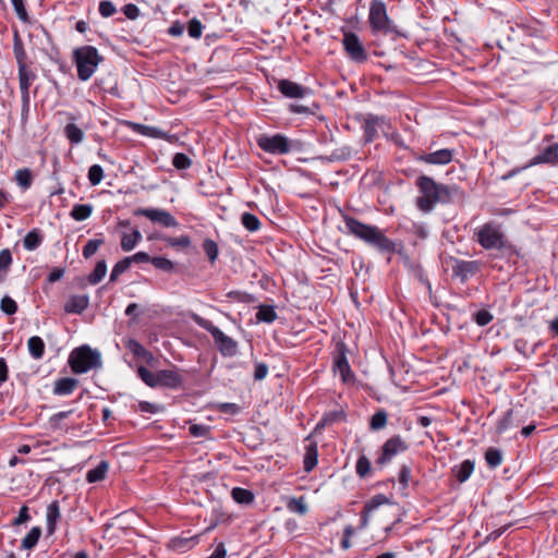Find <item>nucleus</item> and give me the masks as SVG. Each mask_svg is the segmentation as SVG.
<instances>
[{
	"label": "nucleus",
	"instance_id": "obj_14",
	"mask_svg": "<svg viewBox=\"0 0 558 558\" xmlns=\"http://www.w3.org/2000/svg\"><path fill=\"white\" fill-rule=\"evenodd\" d=\"M278 89L288 98H304L311 95V89L289 80H281Z\"/></svg>",
	"mask_w": 558,
	"mask_h": 558
},
{
	"label": "nucleus",
	"instance_id": "obj_45",
	"mask_svg": "<svg viewBox=\"0 0 558 558\" xmlns=\"http://www.w3.org/2000/svg\"><path fill=\"white\" fill-rule=\"evenodd\" d=\"M287 507L290 511L296 512L299 514H305L307 512V506L303 498H292L288 502Z\"/></svg>",
	"mask_w": 558,
	"mask_h": 558
},
{
	"label": "nucleus",
	"instance_id": "obj_62",
	"mask_svg": "<svg viewBox=\"0 0 558 558\" xmlns=\"http://www.w3.org/2000/svg\"><path fill=\"white\" fill-rule=\"evenodd\" d=\"M128 258L130 259L131 264L132 263H148V262L151 263V258L145 252H137L136 254H134L133 256H129Z\"/></svg>",
	"mask_w": 558,
	"mask_h": 558
},
{
	"label": "nucleus",
	"instance_id": "obj_51",
	"mask_svg": "<svg viewBox=\"0 0 558 558\" xmlns=\"http://www.w3.org/2000/svg\"><path fill=\"white\" fill-rule=\"evenodd\" d=\"M369 471H371V462L365 456H362L357 460V463H356V473L361 477H365L369 474Z\"/></svg>",
	"mask_w": 558,
	"mask_h": 558
},
{
	"label": "nucleus",
	"instance_id": "obj_47",
	"mask_svg": "<svg viewBox=\"0 0 558 558\" xmlns=\"http://www.w3.org/2000/svg\"><path fill=\"white\" fill-rule=\"evenodd\" d=\"M0 308L3 313L8 315H13L17 311V304L13 299L5 295L1 299Z\"/></svg>",
	"mask_w": 558,
	"mask_h": 558
},
{
	"label": "nucleus",
	"instance_id": "obj_4",
	"mask_svg": "<svg viewBox=\"0 0 558 558\" xmlns=\"http://www.w3.org/2000/svg\"><path fill=\"white\" fill-rule=\"evenodd\" d=\"M69 364L75 374H84L101 366V356L88 345L74 349L69 356Z\"/></svg>",
	"mask_w": 558,
	"mask_h": 558
},
{
	"label": "nucleus",
	"instance_id": "obj_7",
	"mask_svg": "<svg viewBox=\"0 0 558 558\" xmlns=\"http://www.w3.org/2000/svg\"><path fill=\"white\" fill-rule=\"evenodd\" d=\"M257 145L267 153L283 155L290 151V142L287 137L280 134L272 136L260 135L257 138Z\"/></svg>",
	"mask_w": 558,
	"mask_h": 558
},
{
	"label": "nucleus",
	"instance_id": "obj_25",
	"mask_svg": "<svg viewBox=\"0 0 558 558\" xmlns=\"http://www.w3.org/2000/svg\"><path fill=\"white\" fill-rule=\"evenodd\" d=\"M504 453L500 449L490 447L485 452V461L492 469L499 466L502 463Z\"/></svg>",
	"mask_w": 558,
	"mask_h": 558
},
{
	"label": "nucleus",
	"instance_id": "obj_11",
	"mask_svg": "<svg viewBox=\"0 0 558 558\" xmlns=\"http://www.w3.org/2000/svg\"><path fill=\"white\" fill-rule=\"evenodd\" d=\"M342 44L344 46V50L353 60H365L366 56L364 48L355 34L351 32L344 33Z\"/></svg>",
	"mask_w": 558,
	"mask_h": 558
},
{
	"label": "nucleus",
	"instance_id": "obj_30",
	"mask_svg": "<svg viewBox=\"0 0 558 558\" xmlns=\"http://www.w3.org/2000/svg\"><path fill=\"white\" fill-rule=\"evenodd\" d=\"M231 495H232V498L238 504L250 505L254 501V494L251 490L245 489V488L235 487L232 489Z\"/></svg>",
	"mask_w": 558,
	"mask_h": 558
},
{
	"label": "nucleus",
	"instance_id": "obj_5",
	"mask_svg": "<svg viewBox=\"0 0 558 558\" xmlns=\"http://www.w3.org/2000/svg\"><path fill=\"white\" fill-rule=\"evenodd\" d=\"M194 323L207 330L214 338L216 345L223 356H233L238 351V343L225 335L218 327H216L210 320L203 318L197 314L192 315Z\"/></svg>",
	"mask_w": 558,
	"mask_h": 558
},
{
	"label": "nucleus",
	"instance_id": "obj_6",
	"mask_svg": "<svg viewBox=\"0 0 558 558\" xmlns=\"http://www.w3.org/2000/svg\"><path fill=\"white\" fill-rule=\"evenodd\" d=\"M345 228L348 231L355 236L364 240L368 244H372L378 248H383L384 246V238L377 229L364 225L360 221H357L354 218L345 217L344 219Z\"/></svg>",
	"mask_w": 558,
	"mask_h": 558
},
{
	"label": "nucleus",
	"instance_id": "obj_13",
	"mask_svg": "<svg viewBox=\"0 0 558 558\" xmlns=\"http://www.w3.org/2000/svg\"><path fill=\"white\" fill-rule=\"evenodd\" d=\"M337 351L338 354L335 357L333 371L340 374L344 383H349L352 379V373L345 356V345L339 342L337 344Z\"/></svg>",
	"mask_w": 558,
	"mask_h": 558
},
{
	"label": "nucleus",
	"instance_id": "obj_54",
	"mask_svg": "<svg viewBox=\"0 0 558 558\" xmlns=\"http://www.w3.org/2000/svg\"><path fill=\"white\" fill-rule=\"evenodd\" d=\"M116 7L111 1L104 0L99 3V13L104 17H110L116 13Z\"/></svg>",
	"mask_w": 558,
	"mask_h": 558
},
{
	"label": "nucleus",
	"instance_id": "obj_44",
	"mask_svg": "<svg viewBox=\"0 0 558 558\" xmlns=\"http://www.w3.org/2000/svg\"><path fill=\"white\" fill-rule=\"evenodd\" d=\"M102 244L104 240L101 239L89 240L83 248V256L85 258H90Z\"/></svg>",
	"mask_w": 558,
	"mask_h": 558
},
{
	"label": "nucleus",
	"instance_id": "obj_35",
	"mask_svg": "<svg viewBox=\"0 0 558 558\" xmlns=\"http://www.w3.org/2000/svg\"><path fill=\"white\" fill-rule=\"evenodd\" d=\"M40 243L41 236L37 230L28 232L23 240L24 247L28 251L36 250Z\"/></svg>",
	"mask_w": 558,
	"mask_h": 558
},
{
	"label": "nucleus",
	"instance_id": "obj_48",
	"mask_svg": "<svg viewBox=\"0 0 558 558\" xmlns=\"http://www.w3.org/2000/svg\"><path fill=\"white\" fill-rule=\"evenodd\" d=\"M132 126L135 131H137L138 133H141L143 135H149V136H155V137H161V135H162V132L157 130L156 128L137 124V123H132Z\"/></svg>",
	"mask_w": 558,
	"mask_h": 558
},
{
	"label": "nucleus",
	"instance_id": "obj_10",
	"mask_svg": "<svg viewBox=\"0 0 558 558\" xmlns=\"http://www.w3.org/2000/svg\"><path fill=\"white\" fill-rule=\"evenodd\" d=\"M410 448L408 439L400 435L391 436L386 440V464L397 456L405 453Z\"/></svg>",
	"mask_w": 558,
	"mask_h": 558
},
{
	"label": "nucleus",
	"instance_id": "obj_15",
	"mask_svg": "<svg viewBox=\"0 0 558 558\" xmlns=\"http://www.w3.org/2000/svg\"><path fill=\"white\" fill-rule=\"evenodd\" d=\"M412 461L409 459L407 461H404L399 471H398V474H397V477H392L390 481L392 482L393 485H397L398 486V490L402 494V495H405V490L408 489L409 487V484L411 482V477H412Z\"/></svg>",
	"mask_w": 558,
	"mask_h": 558
},
{
	"label": "nucleus",
	"instance_id": "obj_58",
	"mask_svg": "<svg viewBox=\"0 0 558 558\" xmlns=\"http://www.w3.org/2000/svg\"><path fill=\"white\" fill-rule=\"evenodd\" d=\"M189 429L194 437H205L209 434V427L202 424H193Z\"/></svg>",
	"mask_w": 558,
	"mask_h": 558
},
{
	"label": "nucleus",
	"instance_id": "obj_34",
	"mask_svg": "<svg viewBox=\"0 0 558 558\" xmlns=\"http://www.w3.org/2000/svg\"><path fill=\"white\" fill-rule=\"evenodd\" d=\"M140 378L149 387H158L157 373H153L144 366L137 368Z\"/></svg>",
	"mask_w": 558,
	"mask_h": 558
},
{
	"label": "nucleus",
	"instance_id": "obj_64",
	"mask_svg": "<svg viewBox=\"0 0 558 558\" xmlns=\"http://www.w3.org/2000/svg\"><path fill=\"white\" fill-rule=\"evenodd\" d=\"M227 551L223 544H219L214 553L207 558H226Z\"/></svg>",
	"mask_w": 558,
	"mask_h": 558
},
{
	"label": "nucleus",
	"instance_id": "obj_38",
	"mask_svg": "<svg viewBox=\"0 0 558 558\" xmlns=\"http://www.w3.org/2000/svg\"><path fill=\"white\" fill-rule=\"evenodd\" d=\"M196 538L197 536L174 538L171 541L170 545L175 550L184 551L195 544Z\"/></svg>",
	"mask_w": 558,
	"mask_h": 558
},
{
	"label": "nucleus",
	"instance_id": "obj_61",
	"mask_svg": "<svg viewBox=\"0 0 558 558\" xmlns=\"http://www.w3.org/2000/svg\"><path fill=\"white\" fill-rule=\"evenodd\" d=\"M11 263V252L8 248L0 251V269H7Z\"/></svg>",
	"mask_w": 558,
	"mask_h": 558
},
{
	"label": "nucleus",
	"instance_id": "obj_8",
	"mask_svg": "<svg viewBox=\"0 0 558 558\" xmlns=\"http://www.w3.org/2000/svg\"><path fill=\"white\" fill-rule=\"evenodd\" d=\"M136 216H144L153 222H158L165 227H175L178 221L167 210L157 208H138L134 211Z\"/></svg>",
	"mask_w": 558,
	"mask_h": 558
},
{
	"label": "nucleus",
	"instance_id": "obj_20",
	"mask_svg": "<svg viewBox=\"0 0 558 558\" xmlns=\"http://www.w3.org/2000/svg\"><path fill=\"white\" fill-rule=\"evenodd\" d=\"M89 304L87 295H72L64 305V310L68 313L81 314L84 312Z\"/></svg>",
	"mask_w": 558,
	"mask_h": 558
},
{
	"label": "nucleus",
	"instance_id": "obj_19",
	"mask_svg": "<svg viewBox=\"0 0 558 558\" xmlns=\"http://www.w3.org/2000/svg\"><path fill=\"white\" fill-rule=\"evenodd\" d=\"M384 505V495L378 494L371 498L364 506L362 512V526H366L373 513Z\"/></svg>",
	"mask_w": 558,
	"mask_h": 558
},
{
	"label": "nucleus",
	"instance_id": "obj_37",
	"mask_svg": "<svg viewBox=\"0 0 558 558\" xmlns=\"http://www.w3.org/2000/svg\"><path fill=\"white\" fill-rule=\"evenodd\" d=\"M107 272V264L105 260H99L93 272L88 276V281L93 284L98 283Z\"/></svg>",
	"mask_w": 558,
	"mask_h": 558
},
{
	"label": "nucleus",
	"instance_id": "obj_22",
	"mask_svg": "<svg viewBox=\"0 0 558 558\" xmlns=\"http://www.w3.org/2000/svg\"><path fill=\"white\" fill-rule=\"evenodd\" d=\"M29 354L35 360H40L45 354V342L38 336H33L27 341Z\"/></svg>",
	"mask_w": 558,
	"mask_h": 558
},
{
	"label": "nucleus",
	"instance_id": "obj_40",
	"mask_svg": "<svg viewBox=\"0 0 558 558\" xmlns=\"http://www.w3.org/2000/svg\"><path fill=\"white\" fill-rule=\"evenodd\" d=\"M242 225L251 232L257 231L260 227L259 219L250 213H244L241 217Z\"/></svg>",
	"mask_w": 558,
	"mask_h": 558
},
{
	"label": "nucleus",
	"instance_id": "obj_1",
	"mask_svg": "<svg viewBox=\"0 0 558 558\" xmlns=\"http://www.w3.org/2000/svg\"><path fill=\"white\" fill-rule=\"evenodd\" d=\"M418 196L416 207L424 214L430 213L439 203H448L451 198L450 187L437 183L427 175H421L416 180Z\"/></svg>",
	"mask_w": 558,
	"mask_h": 558
},
{
	"label": "nucleus",
	"instance_id": "obj_31",
	"mask_svg": "<svg viewBox=\"0 0 558 558\" xmlns=\"http://www.w3.org/2000/svg\"><path fill=\"white\" fill-rule=\"evenodd\" d=\"M129 350L136 356L144 359L147 362H150L154 356L147 351L140 342L136 340H130L128 343Z\"/></svg>",
	"mask_w": 558,
	"mask_h": 558
},
{
	"label": "nucleus",
	"instance_id": "obj_21",
	"mask_svg": "<svg viewBox=\"0 0 558 558\" xmlns=\"http://www.w3.org/2000/svg\"><path fill=\"white\" fill-rule=\"evenodd\" d=\"M78 380L71 377L60 378L54 381L53 393L58 396H68L77 387Z\"/></svg>",
	"mask_w": 558,
	"mask_h": 558
},
{
	"label": "nucleus",
	"instance_id": "obj_59",
	"mask_svg": "<svg viewBox=\"0 0 558 558\" xmlns=\"http://www.w3.org/2000/svg\"><path fill=\"white\" fill-rule=\"evenodd\" d=\"M123 13L128 19L135 20L140 16V9L135 4L129 3L123 7Z\"/></svg>",
	"mask_w": 558,
	"mask_h": 558
},
{
	"label": "nucleus",
	"instance_id": "obj_12",
	"mask_svg": "<svg viewBox=\"0 0 558 558\" xmlns=\"http://www.w3.org/2000/svg\"><path fill=\"white\" fill-rule=\"evenodd\" d=\"M452 158L453 150L442 148L433 153L421 154L416 157V160L427 165L445 166L451 162Z\"/></svg>",
	"mask_w": 558,
	"mask_h": 558
},
{
	"label": "nucleus",
	"instance_id": "obj_42",
	"mask_svg": "<svg viewBox=\"0 0 558 558\" xmlns=\"http://www.w3.org/2000/svg\"><path fill=\"white\" fill-rule=\"evenodd\" d=\"M130 266L131 263L128 257H124L123 259L118 262L110 274V281H116L121 274H123L130 268Z\"/></svg>",
	"mask_w": 558,
	"mask_h": 558
},
{
	"label": "nucleus",
	"instance_id": "obj_50",
	"mask_svg": "<svg viewBox=\"0 0 558 558\" xmlns=\"http://www.w3.org/2000/svg\"><path fill=\"white\" fill-rule=\"evenodd\" d=\"M11 2L19 19L22 22L27 23L29 19L23 0H11Z\"/></svg>",
	"mask_w": 558,
	"mask_h": 558
},
{
	"label": "nucleus",
	"instance_id": "obj_56",
	"mask_svg": "<svg viewBox=\"0 0 558 558\" xmlns=\"http://www.w3.org/2000/svg\"><path fill=\"white\" fill-rule=\"evenodd\" d=\"M341 412H330L322 418V421L317 424L316 429L323 428L326 425H330L333 422L338 421L341 417Z\"/></svg>",
	"mask_w": 558,
	"mask_h": 558
},
{
	"label": "nucleus",
	"instance_id": "obj_39",
	"mask_svg": "<svg viewBox=\"0 0 558 558\" xmlns=\"http://www.w3.org/2000/svg\"><path fill=\"white\" fill-rule=\"evenodd\" d=\"M259 322L272 323L277 318V314L272 306L262 305L256 314Z\"/></svg>",
	"mask_w": 558,
	"mask_h": 558
},
{
	"label": "nucleus",
	"instance_id": "obj_24",
	"mask_svg": "<svg viewBox=\"0 0 558 558\" xmlns=\"http://www.w3.org/2000/svg\"><path fill=\"white\" fill-rule=\"evenodd\" d=\"M141 240L142 234L137 229H135L131 234L124 233L121 239V248L124 252H130L137 245Z\"/></svg>",
	"mask_w": 558,
	"mask_h": 558
},
{
	"label": "nucleus",
	"instance_id": "obj_29",
	"mask_svg": "<svg viewBox=\"0 0 558 558\" xmlns=\"http://www.w3.org/2000/svg\"><path fill=\"white\" fill-rule=\"evenodd\" d=\"M317 456L318 454L316 444L308 445L304 457V470L306 472H311L316 466Z\"/></svg>",
	"mask_w": 558,
	"mask_h": 558
},
{
	"label": "nucleus",
	"instance_id": "obj_55",
	"mask_svg": "<svg viewBox=\"0 0 558 558\" xmlns=\"http://www.w3.org/2000/svg\"><path fill=\"white\" fill-rule=\"evenodd\" d=\"M474 317L478 326H486L493 320V315L486 310L478 311Z\"/></svg>",
	"mask_w": 558,
	"mask_h": 558
},
{
	"label": "nucleus",
	"instance_id": "obj_43",
	"mask_svg": "<svg viewBox=\"0 0 558 558\" xmlns=\"http://www.w3.org/2000/svg\"><path fill=\"white\" fill-rule=\"evenodd\" d=\"M104 178V169L99 165H93L88 170V180L92 185H98Z\"/></svg>",
	"mask_w": 558,
	"mask_h": 558
},
{
	"label": "nucleus",
	"instance_id": "obj_57",
	"mask_svg": "<svg viewBox=\"0 0 558 558\" xmlns=\"http://www.w3.org/2000/svg\"><path fill=\"white\" fill-rule=\"evenodd\" d=\"M369 427L373 430H377L384 427V410H379L373 415Z\"/></svg>",
	"mask_w": 558,
	"mask_h": 558
},
{
	"label": "nucleus",
	"instance_id": "obj_2",
	"mask_svg": "<svg viewBox=\"0 0 558 558\" xmlns=\"http://www.w3.org/2000/svg\"><path fill=\"white\" fill-rule=\"evenodd\" d=\"M474 238L484 250L501 251L507 246L502 226L496 221H488L476 228Z\"/></svg>",
	"mask_w": 558,
	"mask_h": 558
},
{
	"label": "nucleus",
	"instance_id": "obj_49",
	"mask_svg": "<svg viewBox=\"0 0 558 558\" xmlns=\"http://www.w3.org/2000/svg\"><path fill=\"white\" fill-rule=\"evenodd\" d=\"M172 165L180 170L187 169L191 166V159L182 153H178L173 156Z\"/></svg>",
	"mask_w": 558,
	"mask_h": 558
},
{
	"label": "nucleus",
	"instance_id": "obj_32",
	"mask_svg": "<svg viewBox=\"0 0 558 558\" xmlns=\"http://www.w3.org/2000/svg\"><path fill=\"white\" fill-rule=\"evenodd\" d=\"M474 471V463L471 461V460H465L463 461L459 468L457 469L456 471V476H457V480L460 482V483H463L465 482L466 480H469V477L471 476V474L473 473Z\"/></svg>",
	"mask_w": 558,
	"mask_h": 558
},
{
	"label": "nucleus",
	"instance_id": "obj_52",
	"mask_svg": "<svg viewBox=\"0 0 558 558\" xmlns=\"http://www.w3.org/2000/svg\"><path fill=\"white\" fill-rule=\"evenodd\" d=\"M151 264L163 271H172L173 270V263L166 258V257H153Z\"/></svg>",
	"mask_w": 558,
	"mask_h": 558
},
{
	"label": "nucleus",
	"instance_id": "obj_28",
	"mask_svg": "<svg viewBox=\"0 0 558 558\" xmlns=\"http://www.w3.org/2000/svg\"><path fill=\"white\" fill-rule=\"evenodd\" d=\"M64 134L72 144H80L84 140V132L74 123H68Z\"/></svg>",
	"mask_w": 558,
	"mask_h": 558
},
{
	"label": "nucleus",
	"instance_id": "obj_16",
	"mask_svg": "<svg viewBox=\"0 0 558 558\" xmlns=\"http://www.w3.org/2000/svg\"><path fill=\"white\" fill-rule=\"evenodd\" d=\"M478 270L477 262L473 260H456L452 271L457 277H460L462 280L468 279L469 277L474 276Z\"/></svg>",
	"mask_w": 558,
	"mask_h": 558
},
{
	"label": "nucleus",
	"instance_id": "obj_41",
	"mask_svg": "<svg viewBox=\"0 0 558 558\" xmlns=\"http://www.w3.org/2000/svg\"><path fill=\"white\" fill-rule=\"evenodd\" d=\"M203 250L211 263L217 259L219 250L215 241L206 239L203 243Z\"/></svg>",
	"mask_w": 558,
	"mask_h": 558
},
{
	"label": "nucleus",
	"instance_id": "obj_3",
	"mask_svg": "<svg viewBox=\"0 0 558 558\" xmlns=\"http://www.w3.org/2000/svg\"><path fill=\"white\" fill-rule=\"evenodd\" d=\"M74 62L81 81L89 80L104 58L93 46H83L74 50Z\"/></svg>",
	"mask_w": 558,
	"mask_h": 558
},
{
	"label": "nucleus",
	"instance_id": "obj_23",
	"mask_svg": "<svg viewBox=\"0 0 558 558\" xmlns=\"http://www.w3.org/2000/svg\"><path fill=\"white\" fill-rule=\"evenodd\" d=\"M47 529L50 534L54 532L56 522L60 518L59 502L53 501L47 508Z\"/></svg>",
	"mask_w": 558,
	"mask_h": 558
},
{
	"label": "nucleus",
	"instance_id": "obj_17",
	"mask_svg": "<svg viewBox=\"0 0 558 558\" xmlns=\"http://www.w3.org/2000/svg\"><path fill=\"white\" fill-rule=\"evenodd\" d=\"M158 386L178 388L183 379L174 369H162L157 372Z\"/></svg>",
	"mask_w": 558,
	"mask_h": 558
},
{
	"label": "nucleus",
	"instance_id": "obj_53",
	"mask_svg": "<svg viewBox=\"0 0 558 558\" xmlns=\"http://www.w3.org/2000/svg\"><path fill=\"white\" fill-rule=\"evenodd\" d=\"M187 32L192 38H195V39L199 38L202 36V32H203L202 23L197 19H192L189 22Z\"/></svg>",
	"mask_w": 558,
	"mask_h": 558
},
{
	"label": "nucleus",
	"instance_id": "obj_63",
	"mask_svg": "<svg viewBox=\"0 0 558 558\" xmlns=\"http://www.w3.org/2000/svg\"><path fill=\"white\" fill-rule=\"evenodd\" d=\"M219 409L221 412L228 413V414H238L240 412V407L238 404L229 403V402L221 403L219 405Z\"/></svg>",
	"mask_w": 558,
	"mask_h": 558
},
{
	"label": "nucleus",
	"instance_id": "obj_46",
	"mask_svg": "<svg viewBox=\"0 0 558 558\" xmlns=\"http://www.w3.org/2000/svg\"><path fill=\"white\" fill-rule=\"evenodd\" d=\"M163 241L172 247H189L191 245V240L187 235H182L179 238L167 236Z\"/></svg>",
	"mask_w": 558,
	"mask_h": 558
},
{
	"label": "nucleus",
	"instance_id": "obj_18",
	"mask_svg": "<svg viewBox=\"0 0 558 558\" xmlns=\"http://www.w3.org/2000/svg\"><path fill=\"white\" fill-rule=\"evenodd\" d=\"M369 22L374 31L381 32L384 29V3L380 1L373 2L369 11Z\"/></svg>",
	"mask_w": 558,
	"mask_h": 558
},
{
	"label": "nucleus",
	"instance_id": "obj_33",
	"mask_svg": "<svg viewBox=\"0 0 558 558\" xmlns=\"http://www.w3.org/2000/svg\"><path fill=\"white\" fill-rule=\"evenodd\" d=\"M15 181L23 190H27L32 185L33 181L32 171L27 168L19 169L15 172Z\"/></svg>",
	"mask_w": 558,
	"mask_h": 558
},
{
	"label": "nucleus",
	"instance_id": "obj_36",
	"mask_svg": "<svg viewBox=\"0 0 558 558\" xmlns=\"http://www.w3.org/2000/svg\"><path fill=\"white\" fill-rule=\"evenodd\" d=\"M41 531L39 527H33L22 541V547L24 549H32L38 542Z\"/></svg>",
	"mask_w": 558,
	"mask_h": 558
},
{
	"label": "nucleus",
	"instance_id": "obj_26",
	"mask_svg": "<svg viewBox=\"0 0 558 558\" xmlns=\"http://www.w3.org/2000/svg\"><path fill=\"white\" fill-rule=\"evenodd\" d=\"M93 213V206L89 204L74 205L71 210V217L76 221H83L89 218Z\"/></svg>",
	"mask_w": 558,
	"mask_h": 558
},
{
	"label": "nucleus",
	"instance_id": "obj_9",
	"mask_svg": "<svg viewBox=\"0 0 558 558\" xmlns=\"http://www.w3.org/2000/svg\"><path fill=\"white\" fill-rule=\"evenodd\" d=\"M543 163L553 166L558 165V143H553L541 149L536 156H534L525 166H523V169Z\"/></svg>",
	"mask_w": 558,
	"mask_h": 558
},
{
	"label": "nucleus",
	"instance_id": "obj_27",
	"mask_svg": "<svg viewBox=\"0 0 558 558\" xmlns=\"http://www.w3.org/2000/svg\"><path fill=\"white\" fill-rule=\"evenodd\" d=\"M108 463L106 461H101L96 468L89 470L86 474V480L89 483H95L105 478L106 473L108 471Z\"/></svg>",
	"mask_w": 558,
	"mask_h": 558
},
{
	"label": "nucleus",
	"instance_id": "obj_60",
	"mask_svg": "<svg viewBox=\"0 0 558 558\" xmlns=\"http://www.w3.org/2000/svg\"><path fill=\"white\" fill-rule=\"evenodd\" d=\"M268 374V366L265 363H257L255 365L254 378L255 380H263Z\"/></svg>",
	"mask_w": 558,
	"mask_h": 558
}]
</instances>
